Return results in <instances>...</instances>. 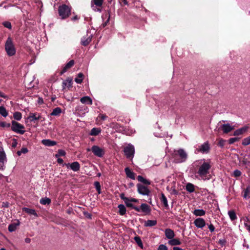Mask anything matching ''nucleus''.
Returning a JSON list of instances; mask_svg holds the SVG:
<instances>
[{
  "mask_svg": "<svg viewBox=\"0 0 250 250\" xmlns=\"http://www.w3.org/2000/svg\"><path fill=\"white\" fill-rule=\"evenodd\" d=\"M193 166L198 168L197 173L201 179L203 180L209 179V178H207V176L209 174V170L212 166L210 160L201 159L197 160L193 163Z\"/></svg>",
  "mask_w": 250,
  "mask_h": 250,
  "instance_id": "1",
  "label": "nucleus"
},
{
  "mask_svg": "<svg viewBox=\"0 0 250 250\" xmlns=\"http://www.w3.org/2000/svg\"><path fill=\"white\" fill-rule=\"evenodd\" d=\"M174 161L176 163L185 162L188 158L186 152L183 149L174 151Z\"/></svg>",
  "mask_w": 250,
  "mask_h": 250,
  "instance_id": "2",
  "label": "nucleus"
},
{
  "mask_svg": "<svg viewBox=\"0 0 250 250\" xmlns=\"http://www.w3.org/2000/svg\"><path fill=\"white\" fill-rule=\"evenodd\" d=\"M5 50L8 56H13L16 53V49L12 39L8 37L5 43Z\"/></svg>",
  "mask_w": 250,
  "mask_h": 250,
  "instance_id": "3",
  "label": "nucleus"
},
{
  "mask_svg": "<svg viewBox=\"0 0 250 250\" xmlns=\"http://www.w3.org/2000/svg\"><path fill=\"white\" fill-rule=\"evenodd\" d=\"M59 16L62 19H65L70 15L71 8L66 4H62L58 9Z\"/></svg>",
  "mask_w": 250,
  "mask_h": 250,
  "instance_id": "4",
  "label": "nucleus"
},
{
  "mask_svg": "<svg viewBox=\"0 0 250 250\" xmlns=\"http://www.w3.org/2000/svg\"><path fill=\"white\" fill-rule=\"evenodd\" d=\"M11 128L13 131L20 134H23L25 132L24 125L14 120L11 122Z\"/></svg>",
  "mask_w": 250,
  "mask_h": 250,
  "instance_id": "5",
  "label": "nucleus"
},
{
  "mask_svg": "<svg viewBox=\"0 0 250 250\" xmlns=\"http://www.w3.org/2000/svg\"><path fill=\"white\" fill-rule=\"evenodd\" d=\"M125 156L127 159H132L134 156L135 148L131 144H128L124 149Z\"/></svg>",
  "mask_w": 250,
  "mask_h": 250,
  "instance_id": "6",
  "label": "nucleus"
},
{
  "mask_svg": "<svg viewBox=\"0 0 250 250\" xmlns=\"http://www.w3.org/2000/svg\"><path fill=\"white\" fill-rule=\"evenodd\" d=\"M87 150L88 151L91 150L94 155L100 158L103 157L105 154V151L104 148L95 145L92 146L90 149L88 148Z\"/></svg>",
  "mask_w": 250,
  "mask_h": 250,
  "instance_id": "7",
  "label": "nucleus"
},
{
  "mask_svg": "<svg viewBox=\"0 0 250 250\" xmlns=\"http://www.w3.org/2000/svg\"><path fill=\"white\" fill-rule=\"evenodd\" d=\"M137 191L140 194L144 196H149L150 194V191L148 188L141 184L137 185Z\"/></svg>",
  "mask_w": 250,
  "mask_h": 250,
  "instance_id": "8",
  "label": "nucleus"
},
{
  "mask_svg": "<svg viewBox=\"0 0 250 250\" xmlns=\"http://www.w3.org/2000/svg\"><path fill=\"white\" fill-rule=\"evenodd\" d=\"M210 149V147L208 142H206L201 145L199 146L198 147L196 148V151L203 154H207L209 152Z\"/></svg>",
  "mask_w": 250,
  "mask_h": 250,
  "instance_id": "9",
  "label": "nucleus"
},
{
  "mask_svg": "<svg viewBox=\"0 0 250 250\" xmlns=\"http://www.w3.org/2000/svg\"><path fill=\"white\" fill-rule=\"evenodd\" d=\"M104 0H91V6L95 11L101 12L100 7L102 6Z\"/></svg>",
  "mask_w": 250,
  "mask_h": 250,
  "instance_id": "10",
  "label": "nucleus"
},
{
  "mask_svg": "<svg viewBox=\"0 0 250 250\" xmlns=\"http://www.w3.org/2000/svg\"><path fill=\"white\" fill-rule=\"evenodd\" d=\"M7 162V158L3 149H0V170H4L5 168V164Z\"/></svg>",
  "mask_w": 250,
  "mask_h": 250,
  "instance_id": "11",
  "label": "nucleus"
},
{
  "mask_svg": "<svg viewBox=\"0 0 250 250\" xmlns=\"http://www.w3.org/2000/svg\"><path fill=\"white\" fill-rule=\"evenodd\" d=\"M63 165L66 166L67 168H70L74 171H78L80 170V165L78 162H74L71 164H64Z\"/></svg>",
  "mask_w": 250,
  "mask_h": 250,
  "instance_id": "12",
  "label": "nucleus"
},
{
  "mask_svg": "<svg viewBox=\"0 0 250 250\" xmlns=\"http://www.w3.org/2000/svg\"><path fill=\"white\" fill-rule=\"evenodd\" d=\"M41 118V115L38 113H30L27 119L30 122L35 123Z\"/></svg>",
  "mask_w": 250,
  "mask_h": 250,
  "instance_id": "13",
  "label": "nucleus"
},
{
  "mask_svg": "<svg viewBox=\"0 0 250 250\" xmlns=\"http://www.w3.org/2000/svg\"><path fill=\"white\" fill-rule=\"evenodd\" d=\"M195 226L199 229H203L206 226L205 220L202 218H198L194 221Z\"/></svg>",
  "mask_w": 250,
  "mask_h": 250,
  "instance_id": "14",
  "label": "nucleus"
},
{
  "mask_svg": "<svg viewBox=\"0 0 250 250\" xmlns=\"http://www.w3.org/2000/svg\"><path fill=\"white\" fill-rule=\"evenodd\" d=\"M221 129L224 133H228L234 129V127L229 124H223L221 125Z\"/></svg>",
  "mask_w": 250,
  "mask_h": 250,
  "instance_id": "15",
  "label": "nucleus"
},
{
  "mask_svg": "<svg viewBox=\"0 0 250 250\" xmlns=\"http://www.w3.org/2000/svg\"><path fill=\"white\" fill-rule=\"evenodd\" d=\"M140 211H142L146 214H149L151 211L150 207L146 204L143 203L141 205L140 207H139Z\"/></svg>",
  "mask_w": 250,
  "mask_h": 250,
  "instance_id": "16",
  "label": "nucleus"
},
{
  "mask_svg": "<svg viewBox=\"0 0 250 250\" xmlns=\"http://www.w3.org/2000/svg\"><path fill=\"white\" fill-rule=\"evenodd\" d=\"M92 35H88L86 37H83L81 39V44L83 45L86 46L88 45L91 41Z\"/></svg>",
  "mask_w": 250,
  "mask_h": 250,
  "instance_id": "17",
  "label": "nucleus"
},
{
  "mask_svg": "<svg viewBox=\"0 0 250 250\" xmlns=\"http://www.w3.org/2000/svg\"><path fill=\"white\" fill-rule=\"evenodd\" d=\"M74 64V60H71L63 68L62 70L61 71L60 73L61 75L63 74L65 72L67 71V70L72 67Z\"/></svg>",
  "mask_w": 250,
  "mask_h": 250,
  "instance_id": "18",
  "label": "nucleus"
},
{
  "mask_svg": "<svg viewBox=\"0 0 250 250\" xmlns=\"http://www.w3.org/2000/svg\"><path fill=\"white\" fill-rule=\"evenodd\" d=\"M42 143L47 146H54L57 144V142L55 141H52L49 139H43L42 141Z\"/></svg>",
  "mask_w": 250,
  "mask_h": 250,
  "instance_id": "19",
  "label": "nucleus"
},
{
  "mask_svg": "<svg viewBox=\"0 0 250 250\" xmlns=\"http://www.w3.org/2000/svg\"><path fill=\"white\" fill-rule=\"evenodd\" d=\"M165 235L167 239H171L174 238L175 234L174 231L172 229H165Z\"/></svg>",
  "mask_w": 250,
  "mask_h": 250,
  "instance_id": "20",
  "label": "nucleus"
},
{
  "mask_svg": "<svg viewBox=\"0 0 250 250\" xmlns=\"http://www.w3.org/2000/svg\"><path fill=\"white\" fill-rule=\"evenodd\" d=\"M80 101L83 104H86L90 105L92 104V101L91 99L88 96H84L81 98Z\"/></svg>",
  "mask_w": 250,
  "mask_h": 250,
  "instance_id": "21",
  "label": "nucleus"
},
{
  "mask_svg": "<svg viewBox=\"0 0 250 250\" xmlns=\"http://www.w3.org/2000/svg\"><path fill=\"white\" fill-rule=\"evenodd\" d=\"M72 85V80L71 79L67 78L62 82V87L64 89L66 87H71Z\"/></svg>",
  "mask_w": 250,
  "mask_h": 250,
  "instance_id": "22",
  "label": "nucleus"
},
{
  "mask_svg": "<svg viewBox=\"0 0 250 250\" xmlns=\"http://www.w3.org/2000/svg\"><path fill=\"white\" fill-rule=\"evenodd\" d=\"M22 210L26 212L27 213L30 214V215H33L36 217L38 216V214L36 213L35 209H31L28 208H23Z\"/></svg>",
  "mask_w": 250,
  "mask_h": 250,
  "instance_id": "23",
  "label": "nucleus"
},
{
  "mask_svg": "<svg viewBox=\"0 0 250 250\" xmlns=\"http://www.w3.org/2000/svg\"><path fill=\"white\" fill-rule=\"evenodd\" d=\"M132 203V202H131L128 199L127 201H126L125 203V204L126 207L130 208L132 209H134L138 212H140V209L139 208V207L135 206Z\"/></svg>",
  "mask_w": 250,
  "mask_h": 250,
  "instance_id": "24",
  "label": "nucleus"
},
{
  "mask_svg": "<svg viewBox=\"0 0 250 250\" xmlns=\"http://www.w3.org/2000/svg\"><path fill=\"white\" fill-rule=\"evenodd\" d=\"M125 171L127 177L133 180L135 179L134 173L131 171L128 167H126L125 169Z\"/></svg>",
  "mask_w": 250,
  "mask_h": 250,
  "instance_id": "25",
  "label": "nucleus"
},
{
  "mask_svg": "<svg viewBox=\"0 0 250 250\" xmlns=\"http://www.w3.org/2000/svg\"><path fill=\"white\" fill-rule=\"evenodd\" d=\"M193 213L196 216H202L205 215L206 211L202 209H196L194 210Z\"/></svg>",
  "mask_w": 250,
  "mask_h": 250,
  "instance_id": "26",
  "label": "nucleus"
},
{
  "mask_svg": "<svg viewBox=\"0 0 250 250\" xmlns=\"http://www.w3.org/2000/svg\"><path fill=\"white\" fill-rule=\"evenodd\" d=\"M101 131L102 130L100 128L94 127L91 130L89 135L91 136H97L101 132Z\"/></svg>",
  "mask_w": 250,
  "mask_h": 250,
  "instance_id": "27",
  "label": "nucleus"
},
{
  "mask_svg": "<svg viewBox=\"0 0 250 250\" xmlns=\"http://www.w3.org/2000/svg\"><path fill=\"white\" fill-rule=\"evenodd\" d=\"M157 223V222L156 220H148L145 221L144 225L145 227H153L156 225Z\"/></svg>",
  "mask_w": 250,
  "mask_h": 250,
  "instance_id": "28",
  "label": "nucleus"
},
{
  "mask_svg": "<svg viewBox=\"0 0 250 250\" xmlns=\"http://www.w3.org/2000/svg\"><path fill=\"white\" fill-rule=\"evenodd\" d=\"M181 243V242L179 239H174L173 238L168 241V244L171 246L179 245Z\"/></svg>",
  "mask_w": 250,
  "mask_h": 250,
  "instance_id": "29",
  "label": "nucleus"
},
{
  "mask_svg": "<svg viewBox=\"0 0 250 250\" xmlns=\"http://www.w3.org/2000/svg\"><path fill=\"white\" fill-rule=\"evenodd\" d=\"M247 127H244L238 129H237L234 132V135L237 136L241 135L243 134L244 132H245L247 130Z\"/></svg>",
  "mask_w": 250,
  "mask_h": 250,
  "instance_id": "30",
  "label": "nucleus"
},
{
  "mask_svg": "<svg viewBox=\"0 0 250 250\" xmlns=\"http://www.w3.org/2000/svg\"><path fill=\"white\" fill-rule=\"evenodd\" d=\"M62 112V109L60 107H56L53 109L52 112L50 114L51 116H58Z\"/></svg>",
  "mask_w": 250,
  "mask_h": 250,
  "instance_id": "31",
  "label": "nucleus"
},
{
  "mask_svg": "<svg viewBox=\"0 0 250 250\" xmlns=\"http://www.w3.org/2000/svg\"><path fill=\"white\" fill-rule=\"evenodd\" d=\"M118 208L119 209V212L120 215H124L126 213V208L125 206L123 204H120L118 205Z\"/></svg>",
  "mask_w": 250,
  "mask_h": 250,
  "instance_id": "32",
  "label": "nucleus"
},
{
  "mask_svg": "<svg viewBox=\"0 0 250 250\" xmlns=\"http://www.w3.org/2000/svg\"><path fill=\"white\" fill-rule=\"evenodd\" d=\"M161 202L164 205V206L167 208H168V205L167 200V197L165 196V195L163 193H162V194H161Z\"/></svg>",
  "mask_w": 250,
  "mask_h": 250,
  "instance_id": "33",
  "label": "nucleus"
},
{
  "mask_svg": "<svg viewBox=\"0 0 250 250\" xmlns=\"http://www.w3.org/2000/svg\"><path fill=\"white\" fill-rule=\"evenodd\" d=\"M40 203L43 205H49L51 203V200L47 197L42 198L41 199Z\"/></svg>",
  "mask_w": 250,
  "mask_h": 250,
  "instance_id": "34",
  "label": "nucleus"
},
{
  "mask_svg": "<svg viewBox=\"0 0 250 250\" xmlns=\"http://www.w3.org/2000/svg\"><path fill=\"white\" fill-rule=\"evenodd\" d=\"M228 215L231 221L235 220L237 219L236 213L234 210H229Z\"/></svg>",
  "mask_w": 250,
  "mask_h": 250,
  "instance_id": "35",
  "label": "nucleus"
},
{
  "mask_svg": "<svg viewBox=\"0 0 250 250\" xmlns=\"http://www.w3.org/2000/svg\"><path fill=\"white\" fill-rule=\"evenodd\" d=\"M186 190L189 192H193L194 191V186L192 184L188 183L186 187Z\"/></svg>",
  "mask_w": 250,
  "mask_h": 250,
  "instance_id": "36",
  "label": "nucleus"
},
{
  "mask_svg": "<svg viewBox=\"0 0 250 250\" xmlns=\"http://www.w3.org/2000/svg\"><path fill=\"white\" fill-rule=\"evenodd\" d=\"M83 73H79L78 76L75 79V82L77 83H81L83 82Z\"/></svg>",
  "mask_w": 250,
  "mask_h": 250,
  "instance_id": "37",
  "label": "nucleus"
},
{
  "mask_svg": "<svg viewBox=\"0 0 250 250\" xmlns=\"http://www.w3.org/2000/svg\"><path fill=\"white\" fill-rule=\"evenodd\" d=\"M243 197L246 199L250 198V187H248L246 188Z\"/></svg>",
  "mask_w": 250,
  "mask_h": 250,
  "instance_id": "38",
  "label": "nucleus"
},
{
  "mask_svg": "<svg viewBox=\"0 0 250 250\" xmlns=\"http://www.w3.org/2000/svg\"><path fill=\"white\" fill-rule=\"evenodd\" d=\"M13 117L15 120L20 121L22 118L21 113L20 112H15L13 114Z\"/></svg>",
  "mask_w": 250,
  "mask_h": 250,
  "instance_id": "39",
  "label": "nucleus"
},
{
  "mask_svg": "<svg viewBox=\"0 0 250 250\" xmlns=\"http://www.w3.org/2000/svg\"><path fill=\"white\" fill-rule=\"evenodd\" d=\"M0 114L4 117L8 115V112L3 106H0Z\"/></svg>",
  "mask_w": 250,
  "mask_h": 250,
  "instance_id": "40",
  "label": "nucleus"
},
{
  "mask_svg": "<svg viewBox=\"0 0 250 250\" xmlns=\"http://www.w3.org/2000/svg\"><path fill=\"white\" fill-rule=\"evenodd\" d=\"M135 242L137 244L139 247L142 248L143 245L141 238L139 236H135L134 238Z\"/></svg>",
  "mask_w": 250,
  "mask_h": 250,
  "instance_id": "41",
  "label": "nucleus"
},
{
  "mask_svg": "<svg viewBox=\"0 0 250 250\" xmlns=\"http://www.w3.org/2000/svg\"><path fill=\"white\" fill-rule=\"evenodd\" d=\"M28 152V150L26 147H22L20 150L17 151V155L21 156L22 153L25 154Z\"/></svg>",
  "mask_w": 250,
  "mask_h": 250,
  "instance_id": "42",
  "label": "nucleus"
},
{
  "mask_svg": "<svg viewBox=\"0 0 250 250\" xmlns=\"http://www.w3.org/2000/svg\"><path fill=\"white\" fill-rule=\"evenodd\" d=\"M250 144V136L248 137L245 138L242 141V145L243 146H248Z\"/></svg>",
  "mask_w": 250,
  "mask_h": 250,
  "instance_id": "43",
  "label": "nucleus"
},
{
  "mask_svg": "<svg viewBox=\"0 0 250 250\" xmlns=\"http://www.w3.org/2000/svg\"><path fill=\"white\" fill-rule=\"evenodd\" d=\"M17 225L12 224H10L8 226V230L10 232H13L15 231L16 229Z\"/></svg>",
  "mask_w": 250,
  "mask_h": 250,
  "instance_id": "44",
  "label": "nucleus"
},
{
  "mask_svg": "<svg viewBox=\"0 0 250 250\" xmlns=\"http://www.w3.org/2000/svg\"><path fill=\"white\" fill-rule=\"evenodd\" d=\"M218 244L221 246H225L227 244V240L226 239H220L218 240Z\"/></svg>",
  "mask_w": 250,
  "mask_h": 250,
  "instance_id": "45",
  "label": "nucleus"
},
{
  "mask_svg": "<svg viewBox=\"0 0 250 250\" xmlns=\"http://www.w3.org/2000/svg\"><path fill=\"white\" fill-rule=\"evenodd\" d=\"M65 154L66 153L64 150L62 149H59L58 150V154H56V157H58L59 156H64Z\"/></svg>",
  "mask_w": 250,
  "mask_h": 250,
  "instance_id": "46",
  "label": "nucleus"
},
{
  "mask_svg": "<svg viewBox=\"0 0 250 250\" xmlns=\"http://www.w3.org/2000/svg\"><path fill=\"white\" fill-rule=\"evenodd\" d=\"M0 126L3 127H9L11 126L10 124L4 122H0Z\"/></svg>",
  "mask_w": 250,
  "mask_h": 250,
  "instance_id": "47",
  "label": "nucleus"
},
{
  "mask_svg": "<svg viewBox=\"0 0 250 250\" xmlns=\"http://www.w3.org/2000/svg\"><path fill=\"white\" fill-rule=\"evenodd\" d=\"M225 142L226 141L225 140L221 139L219 140L218 145L219 146L223 147L225 145Z\"/></svg>",
  "mask_w": 250,
  "mask_h": 250,
  "instance_id": "48",
  "label": "nucleus"
},
{
  "mask_svg": "<svg viewBox=\"0 0 250 250\" xmlns=\"http://www.w3.org/2000/svg\"><path fill=\"white\" fill-rule=\"evenodd\" d=\"M241 172L238 169H236L233 172V175L235 177H239L241 175Z\"/></svg>",
  "mask_w": 250,
  "mask_h": 250,
  "instance_id": "49",
  "label": "nucleus"
},
{
  "mask_svg": "<svg viewBox=\"0 0 250 250\" xmlns=\"http://www.w3.org/2000/svg\"><path fill=\"white\" fill-rule=\"evenodd\" d=\"M3 25H4V27H5L8 29H11L12 27L11 23L9 21L4 22L3 23Z\"/></svg>",
  "mask_w": 250,
  "mask_h": 250,
  "instance_id": "50",
  "label": "nucleus"
},
{
  "mask_svg": "<svg viewBox=\"0 0 250 250\" xmlns=\"http://www.w3.org/2000/svg\"><path fill=\"white\" fill-rule=\"evenodd\" d=\"M158 250H168V249L166 245L161 244L158 247Z\"/></svg>",
  "mask_w": 250,
  "mask_h": 250,
  "instance_id": "51",
  "label": "nucleus"
},
{
  "mask_svg": "<svg viewBox=\"0 0 250 250\" xmlns=\"http://www.w3.org/2000/svg\"><path fill=\"white\" fill-rule=\"evenodd\" d=\"M238 140L237 138H230L229 140V144H232Z\"/></svg>",
  "mask_w": 250,
  "mask_h": 250,
  "instance_id": "52",
  "label": "nucleus"
},
{
  "mask_svg": "<svg viewBox=\"0 0 250 250\" xmlns=\"http://www.w3.org/2000/svg\"><path fill=\"white\" fill-rule=\"evenodd\" d=\"M119 2L122 6L128 5V2L126 0H119Z\"/></svg>",
  "mask_w": 250,
  "mask_h": 250,
  "instance_id": "53",
  "label": "nucleus"
},
{
  "mask_svg": "<svg viewBox=\"0 0 250 250\" xmlns=\"http://www.w3.org/2000/svg\"><path fill=\"white\" fill-rule=\"evenodd\" d=\"M120 197L122 200L124 201L125 203L129 199L128 198L125 196L124 193L121 194Z\"/></svg>",
  "mask_w": 250,
  "mask_h": 250,
  "instance_id": "54",
  "label": "nucleus"
},
{
  "mask_svg": "<svg viewBox=\"0 0 250 250\" xmlns=\"http://www.w3.org/2000/svg\"><path fill=\"white\" fill-rule=\"evenodd\" d=\"M94 186L96 189L101 188V185L99 182H97V181L95 182L94 183Z\"/></svg>",
  "mask_w": 250,
  "mask_h": 250,
  "instance_id": "55",
  "label": "nucleus"
},
{
  "mask_svg": "<svg viewBox=\"0 0 250 250\" xmlns=\"http://www.w3.org/2000/svg\"><path fill=\"white\" fill-rule=\"evenodd\" d=\"M208 228L209 230L210 231V232H213L215 230V228H214V226L211 224L208 225Z\"/></svg>",
  "mask_w": 250,
  "mask_h": 250,
  "instance_id": "56",
  "label": "nucleus"
},
{
  "mask_svg": "<svg viewBox=\"0 0 250 250\" xmlns=\"http://www.w3.org/2000/svg\"><path fill=\"white\" fill-rule=\"evenodd\" d=\"M142 183L146 185H149L151 184L149 180L145 178H144L143 182Z\"/></svg>",
  "mask_w": 250,
  "mask_h": 250,
  "instance_id": "57",
  "label": "nucleus"
},
{
  "mask_svg": "<svg viewBox=\"0 0 250 250\" xmlns=\"http://www.w3.org/2000/svg\"><path fill=\"white\" fill-rule=\"evenodd\" d=\"M17 141L16 139H14L13 140V143L12 144V146L13 147H16L17 145Z\"/></svg>",
  "mask_w": 250,
  "mask_h": 250,
  "instance_id": "58",
  "label": "nucleus"
},
{
  "mask_svg": "<svg viewBox=\"0 0 250 250\" xmlns=\"http://www.w3.org/2000/svg\"><path fill=\"white\" fill-rule=\"evenodd\" d=\"M0 97L3 98L4 99H7L8 97L6 95H5L3 93L0 91Z\"/></svg>",
  "mask_w": 250,
  "mask_h": 250,
  "instance_id": "59",
  "label": "nucleus"
},
{
  "mask_svg": "<svg viewBox=\"0 0 250 250\" xmlns=\"http://www.w3.org/2000/svg\"><path fill=\"white\" fill-rule=\"evenodd\" d=\"M9 206V203L7 202H3L2 204V207L4 208H8Z\"/></svg>",
  "mask_w": 250,
  "mask_h": 250,
  "instance_id": "60",
  "label": "nucleus"
},
{
  "mask_svg": "<svg viewBox=\"0 0 250 250\" xmlns=\"http://www.w3.org/2000/svg\"><path fill=\"white\" fill-rule=\"evenodd\" d=\"M144 177L141 175H139L137 177V180H138V181L140 182H143V180L144 179Z\"/></svg>",
  "mask_w": 250,
  "mask_h": 250,
  "instance_id": "61",
  "label": "nucleus"
},
{
  "mask_svg": "<svg viewBox=\"0 0 250 250\" xmlns=\"http://www.w3.org/2000/svg\"><path fill=\"white\" fill-rule=\"evenodd\" d=\"M129 200L131 202H138V201L137 199L133 198H129Z\"/></svg>",
  "mask_w": 250,
  "mask_h": 250,
  "instance_id": "62",
  "label": "nucleus"
},
{
  "mask_svg": "<svg viewBox=\"0 0 250 250\" xmlns=\"http://www.w3.org/2000/svg\"><path fill=\"white\" fill-rule=\"evenodd\" d=\"M100 117H101V118L102 120H105L107 118V116H106L105 115H103V114L101 115Z\"/></svg>",
  "mask_w": 250,
  "mask_h": 250,
  "instance_id": "63",
  "label": "nucleus"
},
{
  "mask_svg": "<svg viewBox=\"0 0 250 250\" xmlns=\"http://www.w3.org/2000/svg\"><path fill=\"white\" fill-rule=\"evenodd\" d=\"M173 250H185L184 249H182V248L178 247H174L173 248Z\"/></svg>",
  "mask_w": 250,
  "mask_h": 250,
  "instance_id": "64",
  "label": "nucleus"
}]
</instances>
